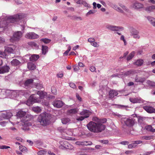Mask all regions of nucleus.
Instances as JSON below:
<instances>
[{"instance_id": "58", "label": "nucleus", "mask_w": 155, "mask_h": 155, "mask_svg": "<svg viewBox=\"0 0 155 155\" xmlns=\"http://www.w3.org/2000/svg\"><path fill=\"white\" fill-rule=\"evenodd\" d=\"M150 22L153 26L155 27V20H150Z\"/></svg>"}, {"instance_id": "35", "label": "nucleus", "mask_w": 155, "mask_h": 155, "mask_svg": "<svg viewBox=\"0 0 155 155\" xmlns=\"http://www.w3.org/2000/svg\"><path fill=\"white\" fill-rule=\"evenodd\" d=\"M33 110L35 112L39 113L41 112V109L39 107H34L32 108Z\"/></svg>"}, {"instance_id": "26", "label": "nucleus", "mask_w": 155, "mask_h": 155, "mask_svg": "<svg viewBox=\"0 0 155 155\" xmlns=\"http://www.w3.org/2000/svg\"><path fill=\"white\" fill-rule=\"evenodd\" d=\"M78 111V110L77 108H75L69 110L68 113L70 114H76Z\"/></svg>"}, {"instance_id": "28", "label": "nucleus", "mask_w": 155, "mask_h": 155, "mask_svg": "<svg viewBox=\"0 0 155 155\" xmlns=\"http://www.w3.org/2000/svg\"><path fill=\"white\" fill-rule=\"evenodd\" d=\"M48 51V48L46 46L42 45V54L44 55H45L46 53Z\"/></svg>"}, {"instance_id": "31", "label": "nucleus", "mask_w": 155, "mask_h": 155, "mask_svg": "<svg viewBox=\"0 0 155 155\" xmlns=\"http://www.w3.org/2000/svg\"><path fill=\"white\" fill-rule=\"evenodd\" d=\"M135 71L130 70L124 72L123 74H122V75L124 76H127L131 74L135 73Z\"/></svg>"}, {"instance_id": "4", "label": "nucleus", "mask_w": 155, "mask_h": 155, "mask_svg": "<svg viewBox=\"0 0 155 155\" xmlns=\"http://www.w3.org/2000/svg\"><path fill=\"white\" fill-rule=\"evenodd\" d=\"M40 98L39 97L38 95L36 94H32L29 99L27 101L26 104L29 106H30L35 103L41 102Z\"/></svg>"}, {"instance_id": "9", "label": "nucleus", "mask_w": 155, "mask_h": 155, "mask_svg": "<svg viewBox=\"0 0 155 155\" xmlns=\"http://www.w3.org/2000/svg\"><path fill=\"white\" fill-rule=\"evenodd\" d=\"M107 28L112 31H118L119 30L122 31L124 28L121 26H117L111 25H108L106 26Z\"/></svg>"}, {"instance_id": "57", "label": "nucleus", "mask_w": 155, "mask_h": 155, "mask_svg": "<svg viewBox=\"0 0 155 155\" xmlns=\"http://www.w3.org/2000/svg\"><path fill=\"white\" fill-rule=\"evenodd\" d=\"M76 97L77 99L80 101H81L82 100L81 98L79 96V95L77 93L76 94Z\"/></svg>"}, {"instance_id": "53", "label": "nucleus", "mask_w": 155, "mask_h": 155, "mask_svg": "<svg viewBox=\"0 0 155 155\" xmlns=\"http://www.w3.org/2000/svg\"><path fill=\"white\" fill-rule=\"evenodd\" d=\"M85 118H86L84 116H82L79 117H77V118L76 119L78 120L82 121Z\"/></svg>"}, {"instance_id": "27", "label": "nucleus", "mask_w": 155, "mask_h": 155, "mask_svg": "<svg viewBox=\"0 0 155 155\" xmlns=\"http://www.w3.org/2000/svg\"><path fill=\"white\" fill-rule=\"evenodd\" d=\"M26 114L25 112H24L23 111L20 110L17 113L16 115L18 117H22L25 116Z\"/></svg>"}, {"instance_id": "16", "label": "nucleus", "mask_w": 155, "mask_h": 155, "mask_svg": "<svg viewBox=\"0 0 155 155\" xmlns=\"http://www.w3.org/2000/svg\"><path fill=\"white\" fill-rule=\"evenodd\" d=\"M129 100L133 103H140L141 102V98L138 97L130 98Z\"/></svg>"}, {"instance_id": "48", "label": "nucleus", "mask_w": 155, "mask_h": 155, "mask_svg": "<svg viewBox=\"0 0 155 155\" xmlns=\"http://www.w3.org/2000/svg\"><path fill=\"white\" fill-rule=\"evenodd\" d=\"M144 120V118L143 117H139L138 118V121L139 123H142Z\"/></svg>"}, {"instance_id": "7", "label": "nucleus", "mask_w": 155, "mask_h": 155, "mask_svg": "<svg viewBox=\"0 0 155 155\" xmlns=\"http://www.w3.org/2000/svg\"><path fill=\"white\" fill-rule=\"evenodd\" d=\"M135 123V119L132 118H128L124 121L125 124L129 127H133Z\"/></svg>"}, {"instance_id": "39", "label": "nucleus", "mask_w": 155, "mask_h": 155, "mask_svg": "<svg viewBox=\"0 0 155 155\" xmlns=\"http://www.w3.org/2000/svg\"><path fill=\"white\" fill-rule=\"evenodd\" d=\"M51 91L54 94L56 95L57 94L56 88L54 86L52 87L51 88Z\"/></svg>"}, {"instance_id": "50", "label": "nucleus", "mask_w": 155, "mask_h": 155, "mask_svg": "<svg viewBox=\"0 0 155 155\" xmlns=\"http://www.w3.org/2000/svg\"><path fill=\"white\" fill-rule=\"evenodd\" d=\"M91 44L94 47H97L99 46V45L95 41H94L93 43H91Z\"/></svg>"}, {"instance_id": "30", "label": "nucleus", "mask_w": 155, "mask_h": 155, "mask_svg": "<svg viewBox=\"0 0 155 155\" xmlns=\"http://www.w3.org/2000/svg\"><path fill=\"white\" fill-rule=\"evenodd\" d=\"M135 54V52L134 51H133L130 53L127 58V61H128L131 60L134 57Z\"/></svg>"}, {"instance_id": "41", "label": "nucleus", "mask_w": 155, "mask_h": 155, "mask_svg": "<svg viewBox=\"0 0 155 155\" xmlns=\"http://www.w3.org/2000/svg\"><path fill=\"white\" fill-rule=\"evenodd\" d=\"M41 41L43 42L45 44H48L50 43L51 41L50 39L47 38H42Z\"/></svg>"}, {"instance_id": "29", "label": "nucleus", "mask_w": 155, "mask_h": 155, "mask_svg": "<svg viewBox=\"0 0 155 155\" xmlns=\"http://www.w3.org/2000/svg\"><path fill=\"white\" fill-rule=\"evenodd\" d=\"M145 129L148 131L152 132H155V129L153 128L151 125H149L145 127Z\"/></svg>"}, {"instance_id": "13", "label": "nucleus", "mask_w": 155, "mask_h": 155, "mask_svg": "<svg viewBox=\"0 0 155 155\" xmlns=\"http://www.w3.org/2000/svg\"><path fill=\"white\" fill-rule=\"evenodd\" d=\"M143 108L148 113H155V109L150 106H145Z\"/></svg>"}, {"instance_id": "49", "label": "nucleus", "mask_w": 155, "mask_h": 155, "mask_svg": "<svg viewBox=\"0 0 155 155\" xmlns=\"http://www.w3.org/2000/svg\"><path fill=\"white\" fill-rule=\"evenodd\" d=\"M43 87V85L41 84H37L36 86V87L38 89H41Z\"/></svg>"}, {"instance_id": "2", "label": "nucleus", "mask_w": 155, "mask_h": 155, "mask_svg": "<svg viewBox=\"0 0 155 155\" xmlns=\"http://www.w3.org/2000/svg\"><path fill=\"white\" fill-rule=\"evenodd\" d=\"M51 115L46 113L41 114L38 117L37 120L41 125L43 126L48 125L50 122Z\"/></svg>"}, {"instance_id": "52", "label": "nucleus", "mask_w": 155, "mask_h": 155, "mask_svg": "<svg viewBox=\"0 0 155 155\" xmlns=\"http://www.w3.org/2000/svg\"><path fill=\"white\" fill-rule=\"evenodd\" d=\"M89 69H90V70L91 72H92L95 71L96 70V68L94 66H91L90 67Z\"/></svg>"}, {"instance_id": "6", "label": "nucleus", "mask_w": 155, "mask_h": 155, "mask_svg": "<svg viewBox=\"0 0 155 155\" xmlns=\"http://www.w3.org/2000/svg\"><path fill=\"white\" fill-rule=\"evenodd\" d=\"M22 35V33L21 31H17L14 33L13 37L10 39L11 42L18 41L21 38Z\"/></svg>"}, {"instance_id": "14", "label": "nucleus", "mask_w": 155, "mask_h": 155, "mask_svg": "<svg viewBox=\"0 0 155 155\" xmlns=\"http://www.w3.org/2000/svg\"><path fill=\"white\" fill-rule=\"evenodd\" d=\"M10 69V68L8 66H4L0 68V74L8 72Z\"/></svg>"}, {"instance_id": "33", "label": "nucleus", "mask_w": 155, "mask_h": 155, "mask_svg": "<svg viewBox=\"0 0 155 155\" xmlns=\"http://www.w3.org/2000/svg\"><path fill=\"white\" fill-rule=\"evenodd\" d=\"M33 80L32 79H28L25 81V85L26 86H28L30 84L33 82Z\"/></svg>"}, {"instance_id": "22", "label": "nucleus", "mask_w": 155, "mask_h": 155, "mask_svg": "<svg viewBox=\"0 0 155 155\" xmlns=\"http://www.w3.org/2000/svg\"><path fill=\"white\" fill-rule=\"evenodd\" d=\"M11 63L12 65L15 66L19 65L21 63L19 61L16 59H14L11 61Z\"/></svg>"}, {"instance_id": "54", "label": "nucleus", "mask_w": 155, "mask_h": 155, "mask_svg": "<svg viewBox=\"0 0 155 155\" xmlns=\"http://www.w3.org/2000/svg\"><path fill=\"white\" fill-rule=\"evenodd\" d=\"M10 148V147L5 145H2L0 146V149H6Z\"/></svg>"}, {"instance_id": "63", "label": "nucleus", "mask_w": 155, "mask_h": 155, "mask_svg": "<svg viewBox=\"0 0 155 155\" xmlns=\"http://www.w3.org/2000/svg\"><path fill=\"white\" fill-rule=\"evenodd\" d=\"M129 142L128 141H123L121 142L120 143L123 145H128Z\"/></svg>"}, {"instance_id": "64", "label": "nucleus", "mask_w": 155, "mask_h": 155, "mask_svg": "<svg viewBox=\"0 0 155 155\" xmlns=\"http://www.w3.org/2000/svg\"><path fill=\"white\" fill-rule=\"evenodd\" d=\"M134 142L136 144H139L140 143H142V141L141 140H137L134 141Z\"/></svg>"}, {"instance_id": "59", "label": "nucleus", "mask_w": 155, "mask_h": 155, "mask_svg": "<svg viewBox=\"0 0 155 155\" xmlns=\"http://www.w3.org/2000/svg\"><path fill=\"white\" fill-rule=\"evenodd\" d=\"M70 87L72 88H74L76 87L75 84L73 83H70L69 84Z\"/></svg>"}, {"instance_id": "5", "label": "nucleus", "mask_w": 155, "mask_h": 155, "mask_svg": "<svg viewBox=\"0 0 155 155\" xmlns=\"http://www.w3.org/2000/svg\"><path fill=\"white\" fill-rule=\"evenodd\" d=\"M27 15L24 13H18L13 15L6 16V19H21L25 18Z\"/></svg>"}, {"instance_id": "60", "label": "nucleus", "mask_w": 155, "mask_h": 155, "mask_svg": "<svg viewBox=\"0 0 155 155\" xmlns=\"http://www.w3.org/2000/svg\"><path fill=\"white\" fill-rule=\"evenodd\" d=\"M74 71H78L79 69V67L76 65H75L74 67Z\"/></svg>"}, {"instance_id": "18", "label": "nucleus", "mask_w": 155, "mask_h": 155, "mask_svg": "<svg viewBox=\"0 0 155 155\" xmlns=\"http://www.w3.org/2000/svg\"><path fill=\"white\" fill-rule=\"evenodd\" d=\"M10 20H1L0 22V26L1 27H5L8 25V22L10 21Z\"/></svg>"}, {"instance_id": "38", "label": "nucleus", "mask_w": 155, "mask_h": 155, "mask_svg": "<svg viewBox=\"0 0 155 155\" xmlns=\"http://www.w3.org/2000/svg\"><path fill=\"white\" fill-rule=\"evenodd\" d=\"M155 9V6L152 5L150 6L147 7L146 8V10L149 11H152L153 10Z\"/></svg>"}, {"instance_id": "19", "label": "nucleus", "mask_w": 155, "mask_h": 155, "mask_svg": "<svg viewBox=\"0 0 155 155\" xmlns=\"http://www.w3.org/2000/svg\"><path fill=\"white\" fill-rule=\"evenodd\" d=\"M145 80L146 78L144 77H136L135 78V81L137 82L142 83L145 81Z\"/></svg>"}, {"instance_id": "44", "label": "nucleus", "mask_w": 155, "mask_h": 155, "mask_svg": "<svg viewBox=\"0 0 155 155\" xmlns=\"http://www.w3.org/2000/svg\"><path fill=\"white\" fill-rule=\"evenodd\" d=\"M75 1L78 4H84V3H85L84 5L85 6H86V5L87 4V3L85 2H83L82 0H75Z\"/></svg>"}, {"instance_id": "21", "label": "nucleus", "mask_w": 155, "mask_h": 155, "mask_svg": "<svg viewBox=\"0 0 155 155\" xmlns=\"http://www.w3.org/2000/svg\"><path fill=\"white\" fill-rule=\"evenodd\" d=\"M39 58L38 55L34 54L32 55L30 58V60L31 61H37Z\"/></svg>"}, {"instance_id": "32", "label": "nucleus", "mask_w": 155, "mask_h": 155, "mask_svg": "<svg viewBox=\"0 0 155 155\" xmlns=\"http://www.w3.org/2000/svg\"><path fill=\"white\" fill-rule=\"evenodd\" d=\"M61 122L63 124H66L69 122L70 120L68 118H64L61 119Z\"/></svg>"}, {"instance_id": "42", "label": "nucleus", "mask_w": 155, "mask_h": 155, "mask_svg": "<svg viewBox=\"0 0 155 155\" xmlns=\"http://www.w3.org/2000/svg\"><path fill=\"white\" fill-rule=\"evenodd\" d=\"M28 45L32 47H36L37 45V44L36 43L33 42H28Z\"/></svg>"}, {"instance_id": "10", "label": "nucleus", "mask_w": 155, "mask_h": 155, "mask_svg": "<svg viewBox=\"0 0 155 155\" xmlns=\"http://www.w3.org/2000/svg\"><path fill=\"white\" fill-rule=\"evenodd\" d=\"M60 143L61 145L59 147L60 148L62 149L64 148L69 149V148H71V147H69V146H71V145L67 141H61Z\"/></svg>"}, {"instance_id": "11", "label": "nucleus", "mask_w": 155, "mask_h": 155, "mask_svg": "<svg viewBox=\"0 0 155 155\" xmlns=\"http://www.w3.org/2000/svg\"><path fill=\"white\" fill-rule=\"evenodd\" d=\"M53 104L55 107L57 108H60L63 106L64 103L61 101L57 100L53 101Z\"/></svg>"}, {"instance_id": "61", "label": "nucleus", "mask_w": 155, "mask_h": 155, "mask_svg": "<svg viewBox=\"0 0 155 155\" xmlns=\"http://www.w3.org/2000/svg\"><path fill=\"white\" fill-rule=\"evenodd\" d=\"M100 142L102 143L103 144H107V143L108 142V140H100Z\"/></svg>"}, {"instance_id": "24", "label": "nucleus", "mask_w": 155, "mask_h": 155, "mask_svg": "<svg viewBox=\"0 0 155 155\" xmlns=\"http://www.w3.org/2000/svg\"><path fill=\"white\" fill-rule=\"evenodd\" d=\"M143 4L137 2L134 3L133 6V8H143Z\"/></svg>"}, {"instance_id": "37", "label": "nucleus", "mask_w": 155, "mask_h": 155, "mask_svg": "<svg viewBox=\"0 0 155 155\" xmlns=\"http://www.w3.org/2000/svg\"><path fill=\"white\" fill-rule=\"evenodd\" d=\"M5 51L9 52V53H12L13 51V49L11 47H5Z\"/></svg>"}, {"instance_id": "36", "label": "nucleus", "mask_w": 155, "mask_h": 155, "mask_svg": "<svg viewBox=\"0 0 155 155\" xmlns=\"http://www.w3.org/2000/svg\"><path fill=\"white\" fill-rule=\"evenodd\" d=\"M113 7L115 10H116L118 12H120L121 13L123 12V11L119 7H118L115 5L113 4Z\"/></svg>"}, {"instance_id": "8", "label": "nucleus", "mask_w": 155, "mask_h": 155, "mask_svg": "<svg viewBox=\"0 0 155 155\" xmlns=\"http://www.w3.org/2000/svg\"><path fill=\"white\" fill-rule=\"evenodd\" d=\"M25 37L29 39H35L38 38V35L34 32H30L27 33Z\"/></svg>"}, {"instance_id": "12", "label": "nucleus", "mask_w": 155, "mask_h": 155, "mask_svg": "<svg viewBox=\"0 0 155 155\" xmlns=\"http://www.w3.org/2000/svg\"><path fill=\"white\" fill-rule=\"evenodd\" d=\"M2 117L6 119H8L11 118L12 116V114L9 111H8L2 113Z\"/></svg>"}, {"instance_id": "62", "label": "nucleus", "mask_w": 155, "mask_h": 155, "mask_svg": "<svg viewBox=\"0 0 155 155\" xmlns=\"http://www.w3.org/2000/svg\"><path fill=\"white\" fill-rule=\"evenodd\" d=\"M63 76V74L62 73H58L57 75V76L58 77V78H61Z\"/></svg>"}, {"instance_id": "45", "label": "nucleus", "mask_w": 155, "mask_h": 155, "mask_svg": "<svg viewBox=\"0 0 155 155\" xmlns=\"http://www.w3.org/2000/svg\"><path fill=\"white\" fill-rule=\"evenodd\" d=\"M19 149L22 152H23L26 150V148L25 147L22 145L19 146Z\"/></svg>"}, {"instance_id": "55", "label": "nucleus", "mask_w": 155, "mask_h": 155, "mask_svg": "<svg viewBox=\"0 0 155 155\" xmlns=\"http://www.w3.org/2000/svg\"><path fill=\"white\" fill-rule=\"evenodd\" d=\"M144 139L147 140H149L152 139V137L151 136H146L143 137Z\"/></svg>"}, {"instance_id": "43", "label": "nucleus", "mask_w": 155, "mask_h": 155, "mask_svg": "<svg viewBox=\"0 0 155 155\" xmlns=\"http://www.w3.org/2000/svg\"><path fill=\"white\" fill-rule=\"evenodd\" d=\"M147 83L150 86L152 87L155 86V83L154 82L148 81H147Z\"/></svg>"}, {"instance_id": "1", "label": "nucleus", "mask_w": 155, "mask_h": 155, "mask_svg": "<svg viewBox=\"0 0 155 155\" xmlns=\"http://www.w3.org/2000/svg\"><path fill=\"white\" fill-rule=\"evenodd\" d=\"M93 120L87 125L88 129L91 132L94 133H100L104 130L106 128V126L103 124L107 122L106 118L100 119L97 117H94Z\"/></svg>"}, {"instance_id": "17", "label": "nucleus", "mask_w": 155, "mask_h": 155, "mask_svg": "<svg viewBox=\"0 0 155 155\" xmlns=\"http://www.w3.org/2000/svg\"><path fill=\"white\" fill-rule=\"evenodd\" d=\"M90 112L86 110H84L80 113L81 115L84 116L85 118L88 117L90 116Z\"/></svg>"}, {"instance_id": "20", "label": "nucleus", "mask_w": 155, "mask_h": 155, "mask_svg": "<svg viewBox=\"0 0 155 155\" xmlns=\"http://www.w3.org/2000/svg\"><path fill=\"white\" fill-rule=\"evenodd\" d=\"M110 97L112 98L116 96L117 94L118 93L117 91L114 90L110 91L109 93Z\"/></svg>"}, {"instance_id": "47", "label": "nucleus", "mask_w": 155, "mask_h": 155, "mask_svg": "<svg viewBox=\"0 0 155 155\" xmlns=\"http://www.w3.org/2000/svg\"><path fill=\"white\" fill-rule=\"evenodd\" d=\"M131 36H133V38L135 39H139L140 38V36L139 35V33L134 34V35Z\"/></svg>"}, {"instance_id": "15", "label": "nucleus", "mask_w": 155, "mask_h": 155, "mask_svg": "<svg viewBox=\"0 0 155 155\" xmlns=\"http://www.w3.org/2000/svg\"><path fill=\"white\" fill-rule=\"evenodd\" d=\"M37 94L38 95L39 97L40 98V101L44 98L46 96L47 94L45 92L42 91H38L37 92Z\"/></svg>"}, {"instance_id": "23", "label": "nucleus", "mask_w": 155, "mask_h": 155, "mask_svg": "<svg viewBox=\"0 0 155 155\" xmlns=\"http://www.w3.org/2000/svg\"><path fill=\"white\" fill-rule=\"evenodd\" d=\"M144 61L142 59L137 60L134 63V64L136 65L140 66H141L143 64Z\"/></svg>"}, {"instance_id": "3", "label": "nucleus", "mask_w": 155, "mask_h": 155, "mask_svg": "<svg viewBox=\"0 0 155 155\" xmlns=\"http://www.w3.org/2000/svg\"><path fill=\"white\" fill-rule=\"evenodd\" d=\"M33 119V116L31 115L27 114L25 117H24L22 119V120L24 122V125L22 127V129L25 131L29 130V126L32 125L31 123L27 122Z\"/></svg>"}, {"instance_id": "46", "label": "nucleus", "mask_w": 155, "mask_h": 155, "mask_svg": "<svg viewBox=\"0 0 155 155\" xmlns=\"http://www.w3.org/2000/svg\"><path fill=\"white\" fill-rule=\"evenodd\" d=\"M46 152L45 150H40L37 152L38 155H44L45 154Z\"/></svg>"}, {"instance_id": "51", "label": "nucleus", "mask_w": 155, "mask_h": 155, "mask_svg": "<svg viewBox=\"0 0 155 155\" xmlns=\"http://www.w3.org/2000/svg\"><path fill=\"white\" fill-rule=\"evenodd\" d=\"M95 12V11L94 10H91L87 13L86 15L88 16L91 14H94Z\"/></svg>"}, {"instance_id": "56", "label": "nucleus", "mask_w": 155, "mask_h": 155, "mask_svg": "<svg viewBox=\"0 0 155 155\" xmlns=\"http://www.w3.org/2000/svg\"><path fill=\"white\" fill-rule=\"evenodd\" d=\"M95 41V39L93 38H90L88 39V41L90 42L91 44L93 43Z\"/></svg>"}, {"instance_id": "40", "label": "nucleus", "mask_w": 155, "mask_h": 155, "mask_svg": "<svg viewBox=\"0 0 155 155\" xmlns=\"http://www.w3.org/2000/svg\"><path fill=\"white\" fill-rule=\"evenodd\" d=\"M87 142L85 141H77L75 142V144L77 145H86L87 144L86 143Z\"/></svg>"}, {"instance_id": "25", "label": "nucleus", "mask_w": 155, "mask_h": 155, "mask_svg": "<svg viewBox=\"0 0 155 155\" xmlns=\"http://www.w3.org/2000/svg\"><path fill=\"white\" fill-rule=\"evenodd\" d=\"M28 68L29 70H34L35 69L36 66L34 64L30 62L28 64Z\"/></svg>"}, {"instance_id": "34", "label": "nucleus", "mask_w": 155, "mask_h": 155, "mask_svg": "<svg viewBox=\"0 0 155 155\" xmlns=\"http://www.w3.org/2000/svg\"><path fill=\"white\" fill-rule=\"evenodd\" d=\"M130 35L131 36L133 35L134 34L136 33H139V32L138 31L133 28H131L130 29Z\"/></svg>"}]
</instances>
